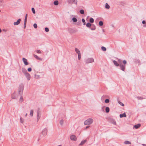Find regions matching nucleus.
Here are the masks:
<instances>
[{"label": "nucleus", "instance_id": "bb28decb", "mask_svg": "<svg viewBox=\"0 0 146 146\" xmlns=\"http://www.w3.org/2000/svg\"><path fill=\"white\" fill-rule=\"evenodd\" d=\"M94 22V20L92 18H90L89 19V23H92Z\"/></svg>", "mask_w": 146, "mask_h": 146}, {"label": "nucleus", "instance_id": "c85d7f7f", "mask_svg": "<svg viewBox=\"0 0 146 146\" xmlns=\"http://www.w3.org/2000/svg\"><path fill=\"white\" fill-rule=\"evenodd\" d=\"M137 98L138 100H142L144 99H145V98H143V97H141V96H138L137 97Z\"/></svg>", "mask_w": 146, "mask_h": 146}, {"label": "nucleus", "instance_id": "6e6552de", "mask_svg": "<svg viewBox=\"0 0 146 146\" xmlns=\"http://www.w3.org/2000/svg\"><path fill=\"white\" fill-rule=\"evenodd\" d=\"M39 74H42V76L40 77V75L38 74H35V77L36 79H39L40 78H43L44 75V74L43 72H40Z\"/></svg>", "mask_w": 146, "mask_h": 146}, {"label": "nucleus", "instance_id": "2eb2a0df", "mask_svg": "<svg viewBox=\"0 0 146 146\" xmlns=\"http://www.w3.org/2000/svg\"><path fill=\"white\" fill-rule=\"evenodd\" d=\"M25 75L28 80H29L31 78L30 75L28 73H27L26 74H25Z\"/></svg>", "mask_w": 146, "mask_h": 146}, {"label": "nucleus", "instance_id": "9d476101", "mask_svg": "<svg viewBox=\"0 0 146 146\" xmlns=\"http://www.w3.org/2000/svg\"><path fill=\"white\" fill-rule=\"evenodd\" d=\"M108 120L110 122L113 124L115 125L116 124V121L114 119L112 118H109Z\"/></svg>", "mask_w": 146, "mask_h": 146}, {"label": "nucleus", "instance_id": "338daca9", "mask_svg": "<svg viewBox=\"0 0 146 146\" xmlns=\"http://www.w3.org/2000/svg\"><path fill=\"white\" fill-rule=\"evenodd\" d=\"M57 146H61V145H58Z\"/></svg>", "mask_w": 146, "mask_h": 146}, {"label": "nucleus", "instance_id": "774afa93", "mask_svg": "<svg viewBox=\"0 0 146 146\" xmlns=\"http://www.w3.org/2000/svg\"><path fill=\"white\" fill-rule=\"evenodd\" d=\"M40 138H39V139H38V141H39V140H40Z\"/></svg>", "mask_w": 146, "mask_h": 146}, {"label": "nucleus", "instance_id": "864d4df0", "mask_svg": "<svg viewBox=\"0 0 146 146\" xmlns=\"http://www.w3.org/2000/svg\"><path fill=\"white\" fill-rule=\"evenodd\" d=\"M20 96H21L20 98V101H21L22 100V102L23 100V98L22 95H20Z\"/></svg>", "mask_w": 146, "mask_h": 146}, {"label": "nucleus", "instance_id": "58836bf2", "mask_svg": "<svg viewBox=\"0 0 146 146\" xmlns=\"http://www.w3.org/2000/svg\"><path fill=\"white\" fill-rule=\"evenodd\" d=\"M82 21L83 23V25H86V23L85 22V21L84 19V18L82 19Z\"/></svg>", "mask_w": 146, "mask_h": 146}, {"label": "nucleus", "instance_id": "f3484780", "mask_svg": "<svg viewBox=\"0 0 146 146\" xmlns=\"http://www.w3.org/2000/svg\"><path fill=\"white\" fill-rule=\"evenodd\" d=\"M127 115L124 112L123 113L119 115V117L120 118H121L123 117H126Z\"/></svg>", "mask_w": 146, "mask_h": 146}, {"label": "nucleus", "instance_id": "dca6fc26", "mask_svg": "<svg viewBox=\"0 0 146 146\" xmlns=\"http://www.w3.org/2000/svg\"><path fill=\"white\" fill-rule=\"evenodd\" d=\"M11 97L12 99H16L17 98V96L16 94L14 92L13 94L11 95Z\"/></svg>", "mask_w": 146, "mask_h": 146}, {"label": "nucleus", "instance_id": "a878e982", "mask_svg": "<svg viewBox=\"0 0 146 146\" xmlns=\"http://www.w3.org/2000/svg\"><path fill=\"white\" fill-rule=\"evenodd\" d=\"M75 51H76V52L78 54H81L80 51L79 50V49L76 48H75Z\"/></svg>", "mask_w": 146, "mask_h": 146}, {"label": "nucleus", "instance_id": "79ce46f5", "mask_svg": "<svg viewBox=\"0 0 146 146\" xmlns=\"http://www.w3.org/2000/svg\"><path fill=\"white\" fill-rule=\"evenodd\" d=\"M63 119H62L60 121V123L61 125H62L63 124Z\"/></svg>", "mask_w": 146, "mask_h": 146}, {"label": "nucleus", "instance_id": "39448f33", "mask_svg": "<svg viewBox=\"0 0 146 146\" xmlns=\"http://www.w3.org/2000/svg\"><path fill=\"white\" fill-rule=\"evenodd\" d=\"M41 115V111L40 108H38L37 110V121L38 122L39 120Z\"/></svg>", "mask_w": 146, "mask_h": 146}, {"label": "nucleus", "instance_id": "5701e85b", "mask_svg": "<svg viewBox=\"0 0 146 146\" xmlns=\"http://www.w3.org/2000/svg\"><path fill=\"white\" fill-rule=\"evenodd\" d=\"M110 110V108L108 107H107L106 108L105 111L106 113H108L109 112Z\"/></svg>", "mask_w": 146, "mask_h": 146}, {"label": "nucleus", "instance_id": "4d7b16f0", "mask_svg": "<svg viewBox=\"0 0 146 146\" xmlns=\"http://www.w3.org/2000/svg\"><path fill=\"white\" fill-rule=\"evenodd\" d=\"M90 126H87L86 127V129H87L88 128H89V127Z\"/></svg>", "mask_w": 146, "mask_h": 146}, {"label": "nucleus", "instance_id": "de8ad7c7", "mask_svg": "<svg viewBox=\"0 0 146 146\" xmlns=\"http://www.w3.org/2000/svg\"><path fill=\"white\" fill-rule=\"evenodd\" d=\"M27 70L29 72H30L32 71V68L31 67L27 69Z\"/></svg>", "mask_w": 146, "mask_h": 146}, {"label": "nucleus", "instance_id": "6ab92c4d", "mask_svg": "<svg viewBox=\"0 0 146 146\" xmlns=\"http://www.w3.org/2000/svg\"><path fill=\"white\" fill-rule=\"evenodd\" d=\"M113 62L115 66H119V64L118 63V62H117V61L115 60H113Z\"/></svg>", "mask_w": 146, "mask_h": 146}, {"label": "nucleus", "instance_id": "f03ea898", "mask_svg": "<svg viewBox=\"0 0 146 146\" xmlns=\"http://www.w3.org/2000/svg\"><path fill=\"white\" fill-rule=\"evenodd\" d=\"M24 90V85L23 84H20L18 89V92L19 94L20 95H22L23 94Z\"/></svg>", "mask_w": 146, "mask_h": 146}, {"label": "nucleus", "instance_id": "ddd939ff", "mask_svg": "<svg viewBox=\"0 0 146 146\" xmlns=\"http://www.w3.org/2000/svg\"><path fill=\"white\" fill-rule=\"evenodd\" d=\"M21 19H19L16 22H15L13 24L14 25H18L21 21Z\"/></svg>", "mask_w": 146, "mask_h": 146}, {"label": "nucleus", "instance_id": "7c9ffc66", "mask_svg": "<svg viewBox=\"0 0 146 146\" xmlns=\"http://www.w3.org/2000/svg\"><path fill=\"white\" fill-rule=\"evenodd\" d=\"M103 22L102 21H100L99 22V25L100 26H102L103 25Z\"/></svg>", "mask_w": 146, "mask_h": 146}, {"label": "nucleus", "instance_id": "69168bd1", "mask_svg": "<svg viewBox=\"0 0 146 146\" xmlns=\"http://www.w3.org/2000/svg\"><path fill=\"white\" fill-rule=\"evenodd\" d=\"M102 110L103 111H104V110L103 108V107H102Z\"/></svg>", "mask_w": 146, "mask_h": 146}, {"label": "nucleus", "instance_id": "3c124183", "mask_svg": "<svg viewBox=\"0 0 146 146\" xmlns=\"http://www.w3.org/2000/svg\"><path fill=\"white\" fill-rule=\"evenodd\" d=\"M120 3L121 5H123L125 4V3L124 2H123V1H121L120 2Z\"/></svg>", "mask_w": 146, "mask_h": 146}, {"label": "nucleus", "instance_id": "c03bdc74", "mask_svg": "<svg viewBox=\"0 0 146 146\" xmlns=\"http://www.w3.org/2000/svg\"><path fill=\"white\" fill-rule=\"evenodd\" d=\"M45 31L46 32H48L49 31V29L48 27H46L45 28Z\"/></svg>", "mask_w": 146, "mask_h": 146}, {"label": "nucleus", "instance_id": "473e14b6", "mask_svg": "<svg viewBox=\"0 0 146 146\" xmlns=\"http://www.w3.org/2000/svg\"><path fill=\"white\" fill-rule=\"evenodd\" d=\"M110 8V6L107 3H106L105 5V8L106 9H109Z\"/></svg>", "mask_w": 146, "mask_h": 146}, {"label": "nucleus", "instance_id": "c9c22d12", "mask_svg": "<svg viewBox=\"0 0 146 146\" xmlns=\"http://www.w3.org/2000/svg\"><path fill=\"white\" fill-rule=\"evenodd\" d=\"M80 13L81 14H83L84 13V11L83 9H80Z\"/></svg>", "mask_w": 146, "mask_h": 146}, {"label": "nucleus", "instance_id": "f257e3e1", "mask_svg": "<svg viewBox=\"0 0 146 146\" xmlns=\"http://www.w3.org/2000/svg\"><path fill=\"white\" fill-rule=\"evenodd\" d=\"M118 62L119 64L120 69L123 71H125L126 67L125 65L127 63V61L125 60L122 61V60L118 59Z\"/></svg>", "mask_w": 146, "mask_h": 146}, {"label": "nucleus", "instance_id": "4468645a", "mask_svg": "<svg viewBox=\"0 0 146 146\" xmlns=\"http://www.w3.org/2000/svg\"><path fill=\"white\" fill-rule=\"evenodd\" d=\"M89 139V138H87L85 140H82L81 142L79 144V145H83L87 141V139Z\"/></svg>", "mask_w": 146, "mask_h": 146}, {"label": "nucleus", "instance_id": "a19ab883", "mask_svg": "<svg viewBox=\"0 0 146 146\" xmlns=\"http://www.w3.org/2000/svg\"><path fill=\"white\" fill-rule=\"evenodd\" d=\"M3 3V0H0V7L2 6Z\"/></svg>", "mask_w": 146, "mask_h": 146}, {"label": "nucleus", "instance_id": "1a4fd4ad", "mask_svg": "<svg viewBox=\"0 0 146 146\" xmlns=\"http://www.w3.org/2000/svg\"><path fill=\"white\" fill-rule=\"evenodd\" d=\"M47 128H45L42 130L41 133L44 136H45L47 134Z\"/></svg>", "mask_w": 146, "mask_h": 146}, {"label": "nucleus", "instance_id": "49530a36", "mask_svg": "<svg viewBox=\"0 0 146 146\" xmlns=\"http://www.w3.org/2000/svg\"><path fill=\"white\" fill-rule=\"evenodd\" d=\"M33 27H34V28L35 29H36L37 28V25L36 24V23H34V24H33Z\"/></svg>", "mask_w": 146, "mask_h": 146}, {"label": "nucleus", "instance_id": "680f3d73", "mask_svg": "<svg viewBox=\"0 0 146 146\" xmlns=\"http://www.w3.org/2000/svg\"><path fill=\"white\" fill-rule=\"evenodd\" d=\"M38 74L39 75H40V77H41L42 76H42V74H39V73Z\"/></svg>", "mask_w": 146, "mask_h": 146}, {"label": "nucleus", "instance_id": "0e129e2a", "mask_svg": "<svg viewBox=\"0 0 146 146\" xmlns=\"http://www.w3.org/2000/svg\"><path fill=\"white\" fill-rule=\"evenodd\" d=\"M27 115V113H26V114L25 115V116H26Z\"/></svg>", "mask_w": 146, "mask_h": 146}, {"label": "nucleus", "instance_id": "13d9d810", "mask_svg": "<svg viewBox=\"0 0 146 146\" xmlns=\"http://www.w3.org/2000/svg\"><path fill=\"white\" fill-rule=\"evenodd\" d=\"M3 31L5 32H6L7 31V30L5 29H3Z\"/></svg>", "mask_w": 146, "mask_h": 146}, {"label": "nucleus", "instance_id": "20e7f679", "mask_svg": "<svg viewBox=\"0 0 146 146\" xmlns=\"http://www.w3.org/2000/svg\"><path fill=\"white\" fill-rule=\"evenodd\" d=\"M68 31L70 34H71L77 32L78 31V30L76 29L68 28Z\"/></svg>", "mask_w": 146, "mask_h": 146}, {"label": "nucleus", "instance_id": "aec40b11", "mask_svg": "<svg viewBox=\"0 0 146 146\" xmlns=\"http://www.w3.org/2000/svg\"><path fill=\"white\" fill-rule=\"evenodd\" d=\"M141 125L140 123H138L137 124L135 125L134 126V127L135 129H137L139 128L141 126Z\"/></svg>", "mask_w": 146, "mask_h": 146}, {"label": "nucleus", "instance_id": "c756f323", "mask_svg": "<svg viewBox=\"0 0 146 146\" xmlns=\"http://www.w3.org/2000/svg\"><path fill=\"white\" fill-rule=\"evenodd\" d=\"M72 20L74 22L76 23L77 21V19L76 18L73 17L72 19Z\"/></svg>", "mask_w": 146, "mask_h": 146}, {"label": "nucleus", "instance_id": "09e8293b", "mask_svg": "<svg viewBox=\"0 0 146 146\" xmlns=\"http://www.w3.org/2000/svg\"><path fill=\"white\" fill-rule=\"evenodd\" d=\"M81 21H78L77 23V24L78 25H81Z\"/></svg>", "mask_w": 146, "mask_h": 146}, {"label": "nucleus", "instance_id": "6e6d98bb", "mask_svg": "<svg viewBox=\"0 0 146 146\" xmlns=\"http://www.w3.org/2000/svg\"><path fill=\"white\" fill-rule=\"evenodd\" d=\"M27 23H24V29H25L26 27V25Z\"/></svg>", "mask_w": 146, "mask_h": 146}, {"label": "nucleus", "instance_id": "ea45409f", "mask_svg": "<svg viewBox=\"0 0 146 146\" xmlns=\"http://www.w3.org/2000/svg\"><path fill=\"white\" fill-rule=\"evenodd\" d=\"M110 102V100L108 99H106L105 100V102L106 103H108Z\"/></svg>", "mask_w": 146, "mask_h": 146}, {"label": "nucleus", "instance_id": "7ed1b4c3", "mask_svg": "<svg viewBox=\"0 0 146 146\" xmlns=\"http://www.w3.org/2000/svg\"><path fill=\"white\" fill-rule=\"evenodd\" d=\"M93 121V120L92 118H89L86 120L84 122L85 125H89L91 124Z\"/></svg>", "mask_w": 146, "mask_h": 146}, {"label": "nucleus", "instance_id": "412c9836", "mask_svg": "<svg viewBox=\"0 0 146 146\" xmlns=\"http://www.w3.org/2000/svg\"><path fill=\"white\" fill-rule=\"evenodd\" d=\"M96 29V27L95 25L93 24H92V25L90 29L92 31L95 30Z\"/></svg>", "mask_w": 146, "mask_h": 146}, {"label": "nucleus", "instance_id": "0eeeda50", "mask_svg": "<svg viewBox=\"0 0 146 146\" xmlns=\"http://www.w3.org/2000/svg\"><path fill=\"white\" fill-rule=\"evenodd\" d=\"M86 63H91L94 62V59L92 58H89L86 60Z\"/></svg>", "mask_w": 146, "mask_h": 146}, {"label": "nucleus", "instance_id": "5fc2aeb1", "mask_svg": "<svg viewBox=\"0 0 146 146\" xmlns=\"http://www.w3.org/2000/svg\"><path fill=\"white\" fill-rule=\"evenodd\" d=\"M146 22L145 21V20H143V21L142 22V23L143 24H145L146 23Z\"/></svg>", "mask_w": 146, "mask_h": 146}, {"label": "nucleus", "instance_id": "72a5a7b5", "mask_svg": "<svg viewBox=\"0 0 146 146\" xmlns=\"http://www.w3.org/2000/svg\"><path fill=\"white\" fill-rule=\"evenodd\" d=\"M118 102L120 105H121L122 106H124V104L122 102H121L119 100H118Z\"/></svg>", "mask_w": 146, "mask_h": 146}, {"label": "nucleus", "instance_id": "b1692460", "mask_svg": "<svg viewBox=\"0 0 146 146\" xmlns=\"http://www.w3.org/2000/svg\"><path fill=\"white\" fill-rule=\"evenodd\" d=\"M135 62L136 64H138V65L140 64V61L139 59H135Z\"/></svg>", "mask_w": 146, "mask_h": 146}, {"label": "nucleus", "instance_id": "37998d69", "mask_svg": "<svg viewBox=\"0 0 146 146\" xmlns=\"http://www.w3.org/2000/svg\"><path fill=\"white\" fill-rule=\"evenodd\" d=\"M31 10L33 14H35L36 13L35 11V9L33 7L31 9Z\"/></svg>", "mask_w": 146, "mask_h": 146}, {"label": "nucleus", "instance_id": "f704fd0d", "mask_svg": "<svg viewBox=\"0 0 146 146\" xmlns=\"http://www.w3.org/2000/svg\"><path fill=\"white\" fill-rule=\"evenodd\" d=\"M124 143L125 144H131V142L128 141H125L124 142Z\"/></svg>", "mask_w": 146, "mask_h": 146}, {"label": "nucleus", "instance_id": "2f4dec72", "mask_svg": "<svg viewBox=\"0 0 146 146\" xmlns=\"http://www.w3.org/2000/svg\"><path fill=\"white\" fill-rule=\"evenodd\" d=\"M33 56H34V57L36 58L38 60H40L41 59V58H40L37 55H35V54H34L33 55Z\"/></svg>", "mask_w": 146, "mask_h": 146}, {"label": "nucleus", "instance_id": "423d86ee", "mask_svg": "<svg viewBox=\"0 0 146 146\" xmlns=\"http://www.w3.org/2000/svg\"><path fill=\"white\" fill-rule=\"evenodd\" d=\"M67 2L69 4H75L77 5L78 1L77 0H67Z\"/></svg>", "mask_w": 146, "mask_h": 146}, {"label": "nucleus", "instance_id": "8fccbe9b", "mask_svg": "<svg viewBox=\"0 0 146 146\" xmlns=\"http://www.w3.org/2000/svg\"><path fill=\"white\" fill-rule=\"evenodd\" d=\"M78 59L79 60H80L81 58V54H78Z\"/></svg>", "mask_w": 146, "mask_h": 146}, {"label": "nucleus", "instance_id": "e2e57ef3", "mask_svg": "<svg viewBox=\"0 0 146 146\" xmlns=\"http://www.w3.org/2000/svg\"><path fill=\"white\" fill-rule=\"evenodd\" d=\"M2 32V30L0 28V33H1Z\"/></svg>", "mask_w": 146, "mask_h": 146}, {"label": "nucleus", "instance_id": "4be33fe9", "mask_svg": "<svg viewBox=\"0 0 146 146\" xmlns=\"http://www.w3.org/2000/svg\"><path fill=\"white\" fill-rule=\"evenodd\" d=\"M22 72L25 75L27 73H28L27 70L24 68H22Z\"/></svg>", "mask_w": 146, "mask_h": 146}, {"label": "nucleus", "instance_id": "cd10ccee", "mask_svg": "<svg viewBox=\"0 0 146 146\" xmlns=\"http://www.w3.org/2000/svg\"><path fill=\"white\" fill-rule=\"evenodd\" d=\"M53 4L55 5H57L58 4V1L57 0H55L54 1Z\"/></svg>", "mask_w": 146, "mask_h": 146}, {"label": "nucleus", "instance_id": "bf43d9fd", "mask_svg": "<svg viewBox=\"0 0 146 146\" xmlns=\"http://www.w3.org/2000/svg\"><path fill=\"white\" fill-rule=\"evenodd\" d=\"M143 27H146V23L145 24V25H143Z\"/></svg>", "mask_w": 146, "mask_h": 146}, {"label": "nucleus", "instance_id": "a18cd8bd", "mask_svg": "<svg viewBox=\"0 0 146 146\" xmlns=\"http://www.w3.org/2000/svg\"><path fill=\"white\" fill-rule=\"evenodd\" d=\"M20 122L21 123H23L24 122V120L21 117H20Z\"/></svg>", "mask_w": 146, "mask_h": 146}, {"label": "nucleus", "instance_id": "f8f14e48", "mask_svg": "<svg viewBox=\"0 0 146 146\" xmlns=\"http://www.w3.org/2000/svg\"><path fill=\"white\" fill-rule=\"evenodd\" d=\"M25 65H27L29 64V63L27 61V60L25 58H23L22 59Z\"/></svg>", "mask_w": 146, "mask_h": 146}, {"label": "nucleus", "instance_id": "a211bd4d", "mask_svg": "<svg viewBox=\"0 0 146 146\" xmlns=\"http://www.w3.org/2000/svg\"><path fill=\"white\" fill-rule=\"evenodd\" d=\"M86 25L87 27L89 28L90 29L92 25V24L89 22H88L86 24Z\"/></svg>", "mask_w": 146, "mask_h": 146}, {"label": "nucleus", "instance_id": "9b49d317", "mask_svg": "<svg viewBox=\"0 0 146 146\" xmlns=\"http://www.w3.org/2000/svg\"><path fill=\"white\" fill-rule=\"evenodd\" d=\"M70 139L71 140L76 141L77 140V137L75 135H72L70 136Z\"/></svg>", "mask_w": 146, "mask_h": 146}, {"label": "nucleus", "instance_id": "393cba45", "mask_svg": "<svg viewBox=\"0 0 146 146\" xmlns=\"http://www.w3.org/2000/svg\"><path fill=\"white\" fill-rule=\"evenodd\" d=\"M27 17H28V14L27 13L26 14L25 19H24V23H27Z\"/></svg>", "mask_w": 146, "mask_h": 146}, {"label": "nucleus", "instance_id": "603ef678", "mask_svg": "<svg viewBox=\"0 0 146 146\" xmlns=\"http://www.w3.org/2000/svg\"><path fill=\"white\" fill-rule=\"evenodd\" d=\"M36 52L38 54H41V52L40 50H37Z\"/></svg>", "mask_w": 146, "mask_h": 146}, {"label": "nucleus", "instance_id": "e433bc0d", "mask_svg": "<svg viewBox=\"0 0 146 146\" xmlns=\"http://www.w3.org/2000/svg\"><path fill=\"white\" fill-rule=\"evenodd\" d=\"M101 49L102 51H106V48L105 47L103 46H102L101 47Z\"/></svg>", "mask_w": 146, "mask_h": 146}, {"label": "nucleus", "instance_id": "052dcab7", "mask_svg": "<svg viewBox=\"0 0 146 146\" xmlns=\"http://www.w3.org/2000/svg\"><path fill=\"white\" fill-rule=\"evenodd\" d=\"M143 146H146V144H142Z\"/></svg>", "mask_w": 146, "mask_h": 146}, {"label": "nucleus", "instance_id": "4c0bfd02", "mask_svg": "<svg viewBox=\"0 0 146 146\" xmlns=\"http://www.w3.org/2000/svg\"><path fill=\"white\" fill-rule=\"evenodd\" d=\"M33 110H31L30 112V115L31 116H33Z\"/></svg>", "mask_w": 146, "mask_h": 146}]
</instances>
